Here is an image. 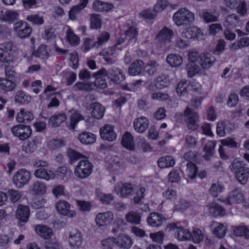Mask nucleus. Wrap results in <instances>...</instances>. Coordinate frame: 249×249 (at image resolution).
<instances>
[{
	"instance_id": "a211bd4d",
	"label": "nucleus",
	"mask_w": 249,
	"mask_h": 249,
	"mask_svg": "<svg viewBox=\"0 0 249 249\" xmlns=\"http://www.w3.org/2000/svg\"><path fill=\"white\" fill-rule=\"evenodd\" d=\"M108 77L114 83H119L125 79L124 74L119 68L113 67L107 70Z\"/></svg>"
},
{
	"instance_id": "9b49d317",
	"label": "nucleus",
	"mask_w": 249,
	"mask_h": 249,
	"mask_svg": "<svg viewBox=\"0 0 249 249\" xmlns=\"http://www.w3.org/2000/svg\"><path fill=\"white\" fill-rule=\"evenodd\" d=\"M169 227L171 230L175 231L176 238L180 241L189 240L191 237V232L183 228L180 226V223H173L170 224Z\"/></svg>"
},
{
	"instance_id": "6ab92c4d",
	"label": "nucleus",
	"mask_w": 249,
	"mask_h": 249,
	"mask_svg": "<svg viewBox=\"0 0 249 249\" xmlns=\"http://www.w3.org/2000/svg\"><path fill=\"white\" fill-rule=\"evenodd\" d=\"M173 36V32L172 30L167 27H164L156 36V40L160 43L165 44L170 42Z\"/></svg>"
},
{
	"instance_id": "58836bf2",
	"label": "nucleus",
	"mask_w": 249,
	"mask_h": 249,
	"mask_svg": "<svg viewBox=\"0 0 249 249\" xmlns=\"http://www.w3.org/2000/svg\"><path fill=\"white\" fill-rule=\"evenodd\" d=\"M66 38L67 41L72 46H76L80 43L79 37L74 33L70 27H68L66 30Z\"/></svg>"
},
{
	"instance_id": "8fccbe9b",
	"label": "nucleus",
	"mask_w": 249,
	"mask_h": 249,
	"mask_svg": "<svg viewBox=\"0 0 249 249\" xmlns=\"http://www.w3.org/2000/svg\"><path fill=\"white\" fill-rule=\"evenodd\" d=\"M62 74V80L68 86L71 85L76 80V74L72 71H65Z\"/></svg>"
},
{
	"instance_id": "412c9836",
	"label": "nucleus",
	"mask_w": 249,
	"mask_h": 249,
	"mask_svg": "<svg viewBox=\"0 0 249 249\" xmlns=\"http://www.w3.org/2000/svg\"><path fill=\"white\" fill-rule=\"evenodd\" d=\"M88 2V0H80L79 4L73 6L69 12L70 19L74 20L81 11L84 9Z\"/></svg>"
},
{
	"instance_id": "72a5a7b5",
	"label": "nucleus",
	"mask_w": 249,
	"mask_h": 249,
	"mask_svg": "<svg viewBox=\"0 0 249 249\" xmlns=\"http://www.w3.org/2000/svg\"><path fill=\"white\" fill-rule=\"evenodd\" d=\"M30 190L36 195H43L47 192V187L44 183L37 181L31 185Z\"/></svg>"
},
{
	"instance_id": "39448f33",
	"label": "nucleus",
	"mask_w": 249,
	"mask_h": 249,
	"mask_svg": "<svg viewBox=\"0 0 249 249\" xmlns=\"http://www.w3.org/2000/svg\"><path fill=\"white\" fill-rule=\"evenodd\" d=\"M183 116L184 121L189 130H195L197 128L199 116L196 112L187 107L184 111Z\"/></svg>"
},
{
	"instance_id": "603ef678",
	"label": "nucleus",
	"mask_w": 249,
	"mask_h": 249,
	"mask_svg": "<svg viewBox=\"0 0 249 249\" xmlns=\"http://www.w3.org/2000/svg\"><path fill=\"white\" fill-rule=\"evenodd\" d=\"M204 239V234L201 231L197 228L193 229L191 232V237L189 240H192L194 243L198 244L202 242Z\"/></svg>"
},
{
	"instance_id": "5fc2aeb1",
	"label": "nucleus",
	"mask_w": 249,
	"mask_h": 249,
	"mask_svg": "<svg viewBox=\"0 0 249 249\" xmlns=\"http://www.w3.org/2000/svg\"><path fill=\"white\" fill-rule=\"evenodd\" d=\"M110 35L107 32H103L97 37V41L93 43V46L98 48L104 45L109 39Z\"/></svg>"
},
{
	"instance_id": "0eeeda50",
	"label": "nucleus",
	"mask_w": 249,
	"mask_h": 249,
	"mask_svg": "<svg viewBox=\"0 0 249 249\" xmlns=\"http://www.w3.org/2000/svg\"><path fill=\"white\" fill-rule=\"evenodd\" d=\"M11 131L15 137L21 141H24L28 139L32 133V130L30 126L24 124H17L11 128Z\"/></svg>"
},
{
	"instance_id": "ea45409f",
	"label": "nucleus",
	"mask_w": 249,
	"mask_h": 249,
	"mask_svg": "<svg viewBox=\"0 0 249 249\" xmlns=\"http://www.w3.org/2000/svg\"><path fill=\"white\" fill-rule=\"evenodd\" d=\"M175 164V160L171 156L162 157L160 158L158 161V165L161 168L172 167Z\"/></svg>"
},
{
	"instance_id": "69168bd1",
	"label": "nucleus",
	"mask_w": 249,
	"mask_h": 249,
	"mask_svg": "<svg viewBox=\"0 0 249 249\" xmlns=\"http://www.w3.org/2000/svg\"><path fill=\"white\" fill-rule=\"evenodd\" d=\"M224 187L219 183H213L209 190V193L213 197H216L223 192Z\"/></svg>"
},
{
	"instance_id": "a878e982",
	"label": "nucleus",
	"mask_w": 249,
	"mask_h": 249,
	"mask_svg": "<svg viewBox=\"0 0 249 249\" xmlns=\"http://www.w3.org/2000/svg\"><path fill=\"white\" fill-rule=\"evenodd\" d=\"M50 48L46 45L41 44L33 53V55L41 59L46 60L50 56Z\"/></svg>"
},
{
	"instance_id": "2f4dec72",
	"label": "nucleus",
	"mask_w": 249,
	"mask_h": 249,
	"mask_svg": "<svg viewBox=\"0 0 249 249\" xmlns=\"http://www.w3.org/2000/svg\"><path fill=\"white\" fill-rule=\"evenodd\" d=\"M19 14L18 12L15 10H7L4 14L0 15V19L3 21L8 23L13 22L18 19Z\"/></svg>"
},
{
	"instance_id": "4d7b16f0",
	"label": "nucleus",
	"mask_w": 249,
	"mask_h": 249,
	"mask_svg": "<svg viewBox=\"0 0 249 249\" xmlns=\"http://www.w3.org/2000/svg\"><path fill=\"white\" fill-rule=\"evenodd\" d=\"M188 76L190 77H194L200 71L199 66L194 63H189L186 67Z\"/></svg>"
},
{
	"instance_id": "338daca9",
	"label": "nucleus",
	"mask_w": 249,
	"mask_h": 249,
	"mask_svg": "<svg viewBox=\"0 0 249 249\" xmlns=\"http://www.w3.org/2000/svg\"><path fill=\"white\" fill-rule=\"evenodd\" d=\"M76 204L79 210L82 212H89L92 207V205L89 201L77 200Z\"/></svg>"
},
{
	"instance_id": "e2e57ef3",
	"label": "nucleus",
	"mask_w": 249,
	"mask_h": 249,
	"mask_svg": "<svg viewBox=\"0 0 249 249\" xmlns=\"http://www.w3.org/2000/svg\"><path fill=\"white\" fill-rule=\"evenodd\" d=\"M188 83L186 80L180 81L177 85L176 91L179 96L185 95L187 92Z\"/></svg>"
},
{
	"instance_id": "f3484780",
	"label": "nucleus",
	"mask_w": 249,
	"mask_h": 249,
	"mask_svg": "<svg viewBox=\"0 0 249 249\" xmlns=\"http://www.w3.org/2000/svg\"><path fill=\"white\" fill-rule=\"evenodd\" d=\"M122 32L125 36L130 40L134 39L137 36L138 31L134 23L131 20H128L123 27Z\"/></svg>"
},
{
	"instance_id": "7ed1b4c3",
	"label": "nucleus",
	"mask_w": 249,
	"mask_h": 249,
	"mask_svg": "<svg viewBox=\"0 0 249 249\" xmlns=\"http://www.w3.org/2000/svg\"><path fill=\"white\" fill-rule=\"evenodd\" d=\"M13 48V45L10 42L4 43L0 46V63H9L15 61L17 57Z\"/></svg>"
},
{
	"instance_id": "6e6552de",
	"label": "nucleus",
	"mask_w": 249,
	"mask_h": 249,
	"mask_svg": "<svg viewBox=\"0 0 249 249\" xmlns=\"http://www.w3.org/2000/svg\"><path fill=\"white\" fill-rule=\"evenodd\" d=\"M14 31L18 36L23 39L30 36L32 32V28L27 22L20 20L14 24Z\"/></svg>"
},
{
	"instance_id": "c85d7f7f",
	"label": "nucleus",
	"mask_w": 249,
	"mask_h": 249,
	"mask_svg": "<svg viewBox=\"0 0 249 249\" xmlns=\"http://www.w3.org/2000/svg\"><path fill=\"white\" fill-rule=\"evenodd\" d=\"M164 218L158 213H152L147 218L148 224L154 227H159L162 225Z\"/></svg>"
},
{
	"instance_id": "a19ab883",
	"label": "nucleus",
	"mask_w": 249,
	"mask_h": 249,
	"mask_svg": "<svg viewBox=\"0 0 249 249\" xmlns=\"http://www.w3.org/2000/svg\"><path fill=\"white\" fill-rule=\"evenodd\" d=\"M25 19L34 25H41L44 23V16L39 13L28 15Z\"/></svg>"
},
{
	"instance_id": "473e14b6",
	"label": "nucleus",
	"mask_w": 249,
	"mask_h": 249,
	"mask_svg": "<svg viewBox=\"0 0 249 249\" xmlns=\"http://www.w3.org/2000/svg\"><path fill=\"white\" fill-rule=\"evenodd\" d=\"M231 124L229 122H218L217 124L216 133L220 137L225 136L226 133H230Z\"/></svg>"
},
{
	"instance_id": "393cba45",
	"label": "nucleus",
	"mask_w": 249,
	"mask_h": 249,
	"mask_svg": "<svg viewBox=\"0 0 249 249\" xmlns=\"http://www.w3.org/2000/svg\"><path fill=\"white\" fill-rule=\"evenodd\" d=\"M35 176L38 178L48 181L55 178V174L50 170L45 168H39L35 171Z\"/></svg>"
},
{
	"instance_id": "774afa93",
	"label": "nucleus",
	"mask_w": 249,
	"mask_h": 249,
	"mask_svg": "<svg viewBox=\"0 0 249 249\" xmlns=\"http://www.w3.org/2000/svg\"><path fill=\"white\" fill-rule=\"evenodd\" d=\"M7 194L10 201L12 203L17 202L21 197L20 192L16 190L10 189L8 191Z\"/></svg>"
},
{
	"instance_id": "0e129e2a",
	"label": "nucleus",
	"mask_w": 249,
	"mask_h": 249,
	"mask_svg": "<svg viewBox=\"0 0 249 249\" xmlns=\"http://www.w3.org/2000/svg\"><path fill=\"white\" fill-rule=\"evenodd\" d=\"M249 45V38L247 37H242L238 41L234 43L231 46V49L232 50H235Z\"/></svg>"
},
{
	"instance_id": "cd10ccee",
	"label": "nucleus",
	"mask_w": 249,
	"mask_h": 249,
	"mask_svg": "<svg viewBox=\"0 0 249 249\" xmlns=\"http://www.w3.org/2000/svg\"><path fill=\"white\" fill-rule=\"evenodd\" d=\"M144 63L141 60H136L129 66L128 73L131 75L140 74L144 70Z\"/></svg>"
},
{
	"instance_id": "f704fd0d",
	"label": "nucleus",
	"mask_w": 249,
	"mask_h": 249,
	"mask_svg": "<svg viewBox=\"0 0 249 249\" xmlns=\"http://www.w3.org/2000/svg\"><path fill=\"white\" fill-rule=\"evenodd\" d=\"M78 139L82 143L89 144L95 142L96 136L90 132H83L78 135Z\"/></svg>"
},
{
	"instance_id": "dca6fc26",
	"label": "nucleus",
	"mask_w": 249,
	"mask_h": 249,
	"mask_svg": "<svg viewBox=\"0 0 249 249\" xmlns=\"http://www.w3.org/2000/svg\"><path fill=\"white\" fill-rule=\"evenodd\" d=\"M101 137L104 140L112 142L117 138V134L114 131V127L106 124L100 128Z\"/></svg>"
},
{
	"instance_id": "423d86ee",
	"label": "nucleus",
	"mask_w": 249,
	"mask_h": 249,
	"mask_svg": "<svg viewBox=\"0 0 249 249\" xmlns=\"http://www.w3.org/2000/svg\"><path fill=\"white\" fill-rule=\"evenodd\" d=\"M31 179V174L26 169H19L13 177L14 184L18 188H22L28 184Z\"/></svg>"
},
{
	"instance_id": "052dcab7",
	"label": "nucleus",
	"mask_w": 249,
	"mask_h": 249,
	"mask_svg": "<svg viewBox=\"0 0 249 249\" xmlns=\"http://www.w3.org/2000/svg\"><path fill=\"white\" fill-rule=\"evenodd\" d=\"M0 85L3 90L5 91L13 90L15 88V84L11 80L7 79H0Z\"/></svg>"
},
{
	"instance_id": "5701e85b",
	"label": "nucleus",
	"mask_w": 249,
	"mask_h": 249,
	"mask_svg": "<svg viewBox=\"0 0 249 249\" xmlns=\"http://www.w3.org/2000/svg\"><path fill=\"white\" fill-rule=\"evenodd\" d=\"M133 125L134 129L137 132L142 133L148 128L149 121L147 118L141 117L134 120Z\"/></svg>"
},
{
	"instance_id": "2eb2a0df",
	"label": "nucleus",
	"mask_w": 249,
	"mask_h": 249,
	"mask_svg": "<svg viewBox=\"0 0 249 249\" xmlns=\"http://www.w3.org/2000/svg\"><path fill=\"white\" fill-rule=\"evenodd\" d=\"M114 190L118 195L123 197H126L132 195L134 191L133 185L129 183H119L114 188Z\"/></svg>"
},
{
	"instance_id": "bf43d9fd",
	"label": "nucleus",
	"mask_w": 249,
	"mask_h": 249,
	"mask_svg": "<svg viewBox=\"0 0 249 249\" xmlns=\"http://www.w3.org/2000/svg\"><path fill=\"white\" fill-rule=\"evenodd\" d=\"M160 69V66L155 61H150L144 66V70L149 74L153 75Z\"/></svg>"
},
{
	"instance_id": "4c0bfd02",
	"label": "nucleus",
	"mask_w": 249,
	"mask_h": 249,
	"mask_svg": "<svg viewBox=\"0 0 249 249\" xmlns=\"http://www.w3.org/2000/svg\"><path fill=\"white\" fill-rule=\"evenodd\" d=\"M122 145L129 150H133L135 147L133 137L131 134L126 132L123 136L122 140Z\"/></svg>"
},
{
	"instance_id": "1a4fd4ad",
	"label": "nucleus",
	"mask_w": 249,
	"mask_h": 249,
	"mask_svg": "<svg viewBox=\"0 0 249 249\" xmlns=\"http://www.w3.org/2000/svg\"><path fill=\"white\" fill-rule=\"evenodd\" d=\"M244 198L242 190L239 188H235L229 193L227 197L220 198L219 200L227 205H231L234 203L243 202Z\"/></svg>"
},
{
	"instance_id": "c9c22d12",
	"label": "nucleus",
	"mask_w": 249,
	"mask_h": 249,
	"mask_svg": "<svg viewBox=\"0 0 249 249\" xmlns=\"http://www.w3.org/2000/svg\"><path fill=\"white\" fill-rule=\"evenodd\" d=\"M35 230L39 235L45 239L50 238L53 234L52 229L43 225H37L36 226Z\"/></svg>"
},
{
	"instance_id": "b1692460",
	"label": "nucleus",
	"mask_w": 249,
	"mask_h": 249,
	"mask_svg": "<svg viewBox=\"0 0 249 249\" xmlns=\"http://www.w3.org/2000/svg\"><path fill=\"white\" fill-rule=\"evenodd\" d=\"M34 118L33 113L24 108H21L16 116V120L18 123H28Z\"/></svg>"
},
{
	"instance_id": "f257e3e1",
	"label": "nucleus",
	"mask_w": 249,
	"mask_h": 249,
	"mask_svg": "<svg viewBox=\"0 0 249 249\" xmlns=\"http://www.w3.org/2000/svg\"><path fill=\"white\" fill-rule=\"evenodd\" d=\"M231 171L234 173L236 178L241 184H245L249 177V168L244 166L242 162L234 160L229 166Z\"/></svg>"
},
{
	"instance_id": "aec40b11",
	"label": "nucleus",
	"mask_w": 249,
	"mask_h": 249,
	"mask_svg": "<svg viewBox=\"0 0 249 249\" xmlns=\"http://www.w3.org/2000/svg\"><path fill=\"white\" fill-rule=\"evenodd\" d=\"M239 17L235 14L227 16L224 19L223 25L226 28H234L241 24Z\"/></svg>"
},
{
	"instance_id": "f03ea898",
	"label": "nucleus",
	"mask_w": 249,
	"mask_h": 249,
	"mask_svg": "<svg viewBox=\"0 0 249 249\" xmlns=\"http://www.w3.org/2000/svg\"><path fill=\"white\" fill-rule=\"evenodd\" d=\"M194 19V14L185 8H180L173 16V21L178 26L187 25L193 21Z\"/></svg>"
},
{
	"instance_id": "13d9d810",
	"label": "nucleus",
	"mask_w": 249,
	"mask_h": 249,
	"mask_svg": "<svg viewBox=\"0 0 249 249\" xmlns=\"http://www.w3.org/2000/svg\"><path fill=\"white\" fill-rule=\"evenodd\" d=\"M23 7L27 9L36 8L42 5L41 0H21Z\"/></svg>"
},
{
	"instance_id": "de8ad7c7",
	"label": "nucleus",
	"mask_w": 249,
	"mask_h": 249,
	"mask_svg": "<svg viewBox=\"0 0 249 249\" xmlns=\"http://www.w3.org/2000/svg\"><path fill=\"white\" fill-rule=\"evenodd\" d=\"M92 84L89 83H84L82 82H77L72 87L73 91H89L93 89Z\"/></svg>"
},
{
	"instance_id": "20e7f679",
	"label": "nucleus",
	"mask_w": 249,
	"mask_h": 249,
	"mask_svg": "<svg viewBox=\"0 0 249 249\" xmlns=\"http://www.w3.org/2000/svg\"><path fill=\"white\" fill-rule=\"evenodd\" d=\"M93 165L87 160H81L74 171V175L81 179L88 177L92 173Z\"/></svg>"
},
{
	"instance_id": "6e6d98bb",
	"label": "nucleus",
	"mask_w": 249,
	"mask_h": 249,
	"mask_svg": "<svg viewBox=\"0 0 249 249\" xmlns=\"http://www.w3.org/2000/svg\"><path fill=\"white\" fill-rule=\"evenodd\" d=\"M185 175L191 179L196 177L197 174V167L195 164L192 162H188L186 164Z\"/></svg>"
},
{
	"instance_id": "a18cd8bd",
	"label": "nucleus",
	"mask_w": 249,
	"mask_h": 249,
	"mask_svg": "<svg viewBox=\"0 0 249 249\" xmlns=\"http://www.w3.org/2000/svg\"><path fill=\"white\" fill-rule=\"evenodd\" d=\"M116 242L118 246L126 249L130 248L132 244L130 237L125 235L119 236L116 239Z\"/></svg>"
},
{
	"instance_id": "9d476101",
	"label": "nucleus",
	"mask_w": 249,
	"mask_h": 249,
	"mask_svg": "<svg viewBox=\"0 0 249 249\" xmlns=\"http://www.w3.org/2000/svg\"><path fill=\"white\" fill-rule=\"evenodd\" d=\"M68 241L71 248L78 249L83 243V234L79 230L77 229H72L69 232Z\"/></svg>"
},
{
	"instance_id": "864d4df0",
	"label": "nucleus",
	"mask_w": 249,
	"mask_h": 249,
	"mask_svg": "<svg viewBox=\"0 0 249 249\" xmlns=\"http://www.w3.org/2000/svg\"><path fill=\"white\" fill-rule=\"evenodd\" d=\"M233 234L236 236H244L246 238H249V226H238L233 229Z\"/></svg>"
},
{
	"instance_id": "7c9ffc66",
	"label": "nucleus",
	"mask_w": 249,
	"mask_h": 249,
	"mask_svg": "<svg viewBox=\"0 0 249 249\" xmlns=\"http://www.w3.org/2000/svg\"><path fill=\"white\" fill-rule=\"evenodd\" d=\"M66 119L67 116L64 113L55 114L50 118L48 121V124L49 126L53 127H58L64 122Z\"/></svg>"
},
{
	"instance_id": "4be33fe9",
	"label": "nucleus",
	"mask_w": 249,
	"mask_h": 249,
	"mask_svg": "<svg viewBox=\"0 0 249 249\" xmlns=\"http://www.w3.org/2000/svg\"><path fill=\"white\" fill-rule=\"evenodd\" d=\"M199 63L203 69H208L212 67L215 58L211 54L206 53L200 55Z\"/></svg>"
},
{
	"instance_id": "09e8293b",
	"label": "nucleus",
	"mask_w": 249,
	"mask_h": 249,
	"mask_svg": "<svg viewBox=\"0 0 249 249\" xmlns=\"http://www.w3.org/2000/svg\"><path fill=\"white\" fill-rule=\"evenodd\" d=\"M210 212L214 216H222L226 213V211L222 206L216 203H212L210 205Z\"/></svg>"
},
{
	"instance_id": "37998d69",
	"label": "nucleus",
	"mask_w": 249,
	"mask_h": 249,
	"mask_svg": "<svg viewBox=\"0 0 249 249\" xmlns=\"http://www.w3.org/2000/svg\"><path fill=\"white\" fill-rule=\"evenodd\" d=\"M166 61L171 67H176L182 64L183 59L181 56L178 54L171 53L167 55Z\"/></svg>"
},
{
	"instance_id": "c03bdc74",
	"label": "nucleus",
	"mask_w": 249,
	"mask_h": 249,
	"mask_svg": "<svg viewBox=\"0 0 249 249\" xmlns=\"http://www.w3.org/2000/svg\"><path fill=\"white\" fill-rule=\"evenodd\" d=\"M200 30L196 26L189 27L185 28L182 32V36L186 38L191 39L197 37L200 34Z\"/></svg>"
},
{
	"instance_id": "bb28decb",
	"label": "nucleus",
	"mask_w": 249,
	"mask_h": 249,
	"mask_svg": "<svg viewBox=\"0 0 249 249\" xmlns=\"http://www.w3.org/2000/svg\"><path fill=\"white\" fill-rule=\"evenodd\" d=\"M92 111L91 113V116L97 120L102 119L105 114V108L101 104L95 102L91 105Z\"/></svg>"
},
{
	"instance_id": "e433bc0d",
	"label": "nucleus",
	"mask_w": 249,
	"mask_h": 249,
	"mask_svg": "<svg viewBox=\"0 0 249 249\" xmlns=\"http://www.w3.org/2000/svg\"><path fill=\"white\" fill-rule=\"evenodd\" d=\"M84 119V117L78 112L75 111L71 113L70 117V122L67 124V127L70 130H73L79 121Z\"/></svg>"
},
{
	"instance_id": "680f3d73",
	"label": "nucleus",
	"mask_w": 249,
	"mask_h": 249,
	"mask_svg": "<svg viewBox=\"0 0 249 249\" xmlns=\"http://www.w3.org/2000/svg\"><path fill=\"white\" fill-rule=\"evenodd\" d=\"M101 27V19L97 14H92L90 16V28L97 29Z\"/></svg>"
},
{
	"instance_id": "79ce46f5",
	"label": "nucleus",
	"mask_w": 249,
	"mask_h": 249,
	"mask_svg": "<svg viewBox=\"0 0 249 249\" xmlns=\"http://www.w3.org/2000/svg\"><path fill=\"white\" fill-rule=\"evenodd\" d=\"M92 7L95 11L107 12L112 9L114 7V6L111 3L104 2L100 0H96L93 3Z\"/></svg>"
},
{
	"instance_id": "ddd939ff",
	"label": "nucleus",
	"mask_w": 249,
	"mask_h": 249,
	"mask_svg": "<svg viewBox=\"0 0 249 249\" xmlns=\"http://www.w3.org/2000/svg\"><path fill=\"white\" fill-rule=\"evenodd\" d=\"M114 218V214L111 211L98 213L95 217L96 225L102 227L109 225Z\"/></svg>"
},
{
	"instance_id": "49530a36",
	"label": "nucleus",
	"mask_w": 249,
	"mask_h": 249,
	"mask_svg": "<svg viewBox=\"0 0 249 249\" xmlns=\"http://www.w3.org/2000/svg\"><path fill=\"white\" fill-rule=\"evenodd\" d=\"M126 221L132 224L138 225L140 223L141 215L136 211H130L125 215Z\"/></svg>"
},
{
	"instance_id": "4468645a",
	"label": "nucleus",
	"mask_w": 249,
	"mask_h": 249,
	"mask_svg": "<svg viewBox=\"0 0 249 249\" xmlns=\"http://www.w3.org/2000/svg\"><path fill=\"white\" fill-rule=\"evenodd\" d=\"M56 209L59 214L67 216L70 218L76 216V213L74 210H70V204L65 200H59L56 203Z\"/></svg>"
},
{
	"instance_id": "c756f323",
	"label": "nucleus",
	"mask_w": 249,
	"mask_h": 249,
	"mask_svg": "<svg viewBox=\"0 0 249 249\" xmlns=\"http://www.w3.org/2000/svg\"><path fill=\"white\" fill-rule=\"evenodd\" d=\"M213 227V234L217 237L223 238L228 231V226L226 224L218 222H213L212 224Z\"/></svg>"
},
{
	"instance_id": "3c124183",
	"label": "nucleus",
	"mask_w": 249,
	"mask_h": 249,
	"mask_svg": "<svg viewBox=\"0 0 249 249\" xmlns=\"http://www.w3.org/2000/svg\"><path fill=\"white\" fill-rule=\"evenodd\" d=\"M31 97L22 90L18 91L15 95V101L20 104H26L30 102Z\"/></svg>"
},
{
	"instance_id": "f8f14e48",
	"label": "nucleus",
	"mask_w": 249,
	"mask_h": 249,
	"mask_svg": "<svg viewBox=\"0 0 249 249\" xmlns=\"http://www.w3.org/2000/svg\"><path fill=\"white\" fill-rule=\"evenodd\" d=\"M30 214V211L28 206L18 205L16 212V216L19 222L18 224L23 226L28 221Z\"/></svg>"
}]
</instances>
